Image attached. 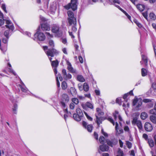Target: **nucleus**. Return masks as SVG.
<instances>
[{
    "label": "nucleus",
    "mask_w": 156,
    "mask_h": 156,
    "mask_svg": "<svg viewBox=\"0 0 156 156\" xmlns=\"http://www.w3.org/2000/svg\"><path fill=\"white\" fill-rule=\"evenodd\" d=\"M21 84H19V87L20 88L22 91L24 93H28L29 91L28 90L25 86L23 82H21Z\"/></svg>",
    "instance_id": "nucleus-14"
},
{
    "label": "nucleus",
    "mask_w": 156,
    "mask_h": 156,
    "mask_svg": "<svg viewBox=\"0 0 156 156\" xmlns=\"http://www.w3.org/2000/svg\"><path fill=\"white\" fill-rule=\"evenodd\" d=\"M95 92L97 95H99L100 94V91L99 90H95Z\"/></svg>",
    "instance_id": "nucleus-62"
},
{
    "label": "nucleus",
    "mask_w": 156,
    "mask_h": 156,
    "mask_svg": "<svg viewBox=\"0 0 156 156\" xmlns=\"http://www.w3.org/2000/svg\"><path fill=\"white\" fill-rule=\"evenodd\" d=\"M82 106L83 108H85V106H87V107L91 109H92L94 108L92 104L88 102H86L85 105H82Z\"/></svg>",
    "instance_id": "nucleus-18"
},
{
    "label": "nucleus",
    "mask_w": 156,
    "mask_h": 156,
    "mask_svg": "<svg viewBox=\"0 0 156 156\" xmlns=\"http://www.w3.org/2000/svg\"><path fill=\"white\" fill-rule=\"evenodd\" d=\"M149 16L152 20H155L156 19V16L153 13H151L149 14Z\"/></svg>",
    "instance_id": "nucleus-30"
},
{
    "label": "nucleus",
    "mask_w": 156,
    "mask_h": 156,
    "mask_svg": "<svg viewBox=\"0 0 156 156\" xmlns=\"http://www.w3.org/2000/svg\"><path fill=\"white\" fill-rule=\"evenodd\" d=\"M62 87L63 89L65 90L67 87L66 83L65 81H63L62 83Z\"/></svg>",
    "instance_id": "nucleus-39"
},
{
    "label": "nucleus",
    "mask_w": 156,
    "mask_h": 156,
    "mask_svg": "<svg viewBox=\"0 0 156 156\" xmlns=\"http://www.w3.org/2000/svg\"><path fill=\"white\" fill-rule=\"evenodd\" d=\"M70 91L73 96H75L76 95L77 92L75 89L73 87H71L70 89Z\"/></svg>",
    "instance_id": "nucleus-25"
},
{
    "label": "nucleus",
    "mask_w": 156,
    "mask_h": 156,
    "mask_svg": "<svg viewBox=\"0 0 156 156\" xmlns=\"http://www.w3.org/2000/svg\"><path fill=\"white\" fill-rule=\"evenodd\" d=\"M45 34L46 36H48V38H51L53 37V35L50 34V33L48 32L45 33Z\"/></svg>",
    "instance_id": "nucleus-52"
},
{
    "label": "nucleus",
    "mask_w": 156,
    "mask_h": 156,
    "mask_svg": "<svg viewBox=\"0 0 156 156\" xmlns=\"http://www.w3.org/2000/svg\"><path fill=\"white\" fill-rule=\"evenodd\" d=\"M118 126L119 124L117 122H116L115 123V129L116 132V134L117 135H119L123 133V130L122 128L119 127Z\"/></svg>",
    "instance_id": "nucleus-12"
},
{
    "label": "nucleus",
    "mask_w": 156,
    "mask_h": 156,
    "mask_svg": "<svg viewBox=\"0 0 156 156\" xmlns=\"http://www.w3.org/2000/svg\"><path fill=\"white\" fill-rule=\"evenodd\" d=\"M101 132L102 134L105 137H107L108 136V134L107 133H105L103 129H101Z\"/></svg>",
    "instance_id": "nucleus-59"
},
{
    "label": "nucleus",
    "mask_w": 156,
    "mask_h": 156,
    "mask_svg": "<svg viewBox=\"0 0 156 156\" xmlns=\"http://www.w3.org/2000/svg\"><path fill=\"white\" fill-rule=\"evenodd\" d=\"M140 117L142 119H145L146 118V112H142L140 115Z\"/></svg>",
    "instance_id": "nucleus-40"
},
{
    "label": "nucleus",
    "mask_w": 156,
    "mask_h": 156,
    "mask_svg": "<svg viewBox=\"0 0 156 156\" xmlns=\"http://www.w3.org/2000/svg\"><path fill=\"white\" fill-rule=\"evenodd\" d=\"M67 20L68 26H72L71 29L69 31V34L71 38H75L74 34L77 31L76 18H73L72 19L67 18Z\"/></svg>",
    "instance_id": "nucleus-1"
},
{
    "label": "nucleus",
    "mask_w": 156,
    "mask_h": 156,
    "mask_svg": "<svg viewBox=\"0 0 156 156\" xmlns=\"http://www.w3.org/2000/svg\"><path fill=\"white\" fill-rule=\"evenodd\" d=\"M77 80L81 82H83L85 81V80L83 76L79 75L77 76Z\"/></svg>",
    "instance_id": "nucleus-29"
},
{
    "label": "nucleus",
    "mask_w": 156,
    "mask_h": 156,
    "mask_svg": "<svg viewBox=\"0 0 156 156\" xmlns=\"http://www.w3.org/2000/svg\"><path fill=\"white\" fill-rule=\"evenodd\" d=\"M110 1L112 2L114 4H115H115L117 3L118 4H120V2L119 0H109Z\"/></svg>",
    "instance_id": "nucleus-49"
},
{
    "label": "nucleus",
    "mask_w": 156,
    "mask_h": 156,
    "mask_svg": "<svg viewBox=\"0 0 156 156\" xmlns=\"http://www.w3.org/2000/svg\"><path fill=\"white\" fill-rule=\"evenodd\" d=\"M104 112L102 111L99 108H96V113L95 115H97L98 116L102 117V116L104 115Z\"/></svg>",
    "instance_id": "nucleus-17"
},
{
    "label": "nucleus",
    "mask_w": 156,
    "mask_h": 156,
    "mask_svg": "<svg viewBox=\"0 0 156 156\" xmlns=\"http://www.w3.org/2000/svg\"><path fill=\"white\" fill-rule=\"evenodd\" d=\"M148 143L150 147H153L154 145V143L153 140L151 139L148 140Z\"/></svg>",
    "instance_id": "nucleus-34"
},
{
    "label": "nucleus",
    "mask_w": 156,
    "mask_h": 156,
    "mask_svg": "<svg viewBox=\"0 0 156 156\" xmlns=\"http://www.w3.org/2000/svg\"><path fill=\"white\" fill-rule=\"evenodd\" d=\"M48 44L52 48H53L55 46L54 42L52 40H49Z\"/></svg>",
    "instance_id": "nucleus-38"
},
{
    "label": "nucleus",
    "mask_w": 156,
    "mask_h": 156,
    "mask_svg": "<svg viewBox=\"0 0 156 156\" xmlns=\"http://www.w3.org/2000/svg\"><path fill=\"white\" fill-rule=\"evenodd\" d=\"M69 107L70 109H73L74 107V104L73 103H70L69 105Z\"/></svg>",
    "instance_id": "nucleus-63"
},
{
    "label": "nucleus",
    "mask_w": 156,
    "mask_h": 156,
    "mask_svg": "<svg viewBox=\"0 0 156 156\" xmlns=\"http://www.w3.org/2000/svg\"><path fill=\"white\" fill-rule=\"evenodd\" d=\"M153 129V127L151 123L147 122V131H151Z\"/></svg>",
    "instance_id": "nucleus-28"
},
{
    "label": "nucleus",
    "mask_w": 156,
    "mask_h": 156,
    "mask_svg": "<svg viewBox=\"0 0 156 156\" xmlns=\"http://www.w3.org/2000/svg\"><path fill=\"white\" fill-rule=\"evenodd\" d=\"M11 30L9 29L6 30L4 33V35L7 38H9V31Z\"/></svg>",
    "instance_id": "nucleus-44"
},
{
    "label": "nucleus",
    "mask_w": 156,
    "mask_h": 156,
    "mask_svg": "<svg viewBox=\"0 0 156 156\" xmlns=\"http://www.w3.org/2000/svg\"><path fill=\"white\" fill-rule=\"evenodd\" d=\"M62 99L63 101L67 102L69 101V97L66 94H63L62 95Z\"/></svg>",
    "instance_id": "nucleus-22"
},
{
    "label": "nucleus",
    "mask_w": 156,
    "mask_h": 156,
    "mask_svg": "<svg viewBox=\"0 0 156 156\" xmlns=\"http://www.w3.org/2000/svg\"><path fill=\"white\" fill-rule=\"evenodd\" d=\"M107 144L110 146L113 147V146L116 145L118 143V140L115 139H113L111 140H106Z\"/></svg>",
    "instance_id": "nucleus-8"
},
{
    "label": "nucleus",
    "mask_w": 156,
    "mask_h": 156,
    "mask_svg": "<svg viewBox=\"0 0 156 156\" xmlns=\"http://www.w3.org/2000/svg\"><path fill=\"white\" fill-rule=\"evenodd\" d=\"M83 89L84 90L87 92L89 90V87L87 83H85L83 85Z\"/></svg>",
    "instance_id": "nucleus-33"
},
{
    "label": "nucleus",
    "mask_w": 156,
    "mask_h": 156,
    "mask_svg": "<svg viewBox=\"0 0 156 156\" xmlns=\"http://www.w3.org/2000/svg\"><path fill=\"white\" fill-rule=\"evenodd\" d=\"M142 60H143L144 61L145 65H146V59L145 56L144 55H142Z\"/></svg>",
    "instance_id": "nucleus-56"
},
{
    "label": "nucleus",
    "mask_w": 156,
    "mask_h": 156,
    "mask_svg": "<svg viewBox=\"0 0 156 156\" xmlns=\"http://www.w3.org/2000/svg\"><path fill=\"white\" fill-rule=\"evenodd\" d=\"M41 28L43 31H49L50 30V25L47 23H43L41 24Z\"/></svg>",
    "instance_id": "nucleus-13"
},
{
    "label": "nucleus",
    "mask_w": 156,
    "mask_h": 156,
    "mask_svg": "<svg viewBox=\"0 0 156 156\" xmlns=\"http://www.w3.org/2000/svg\"><path fill=\"white\" fill-rule=\"evenodd\" d=\"M67 14L68 16V18L72 19L73 18H76V16H74L73 12L71 11H68L67 12Z\"/></svg>",
    "instance_id": "nucleus-19"
},
{
    "label": "nucleus",
    "mask_w": 156,
    "mask_h": 156,
    "mask_svg": "<svg viewBox=\"0 0 156 156\" xmlns=\"http://www.w3.org/2000/svg\"><path fill=\"white\" fill-rule=\"evenodd\" d=\"M107 119L111 123H112L113 124V125H115V123L113 119L111 118L108 117Z\"/></svg>",
    "instance_id": "nucleus-54"
},
{
    "label": "nucleus",
    "mask_w": 156,
    "mask_h": 156,
    "mask_svg": "<svg viewBox=\"0 0 156 156\" xmlns=\"http://www.w3.org/2000/svg\"><path fill=\"white\" fill-rule=\"evenodd\" d=\"M78 58L80 62L81 63H83V59L82 56H79L78 57Z\"/></svg>",
    "instance_id": "nucleus-61"
},
{
    "label": "nucleus",
    "mask_w": 156,
    "mask_h": 156,
    "mask_svg": "<svg viewBox=\"0 0 156 156\" xmlns=\"http://www.w3.org/2000/svg\"><path fill=\"white\" fill-rule=\"evenodd\" d=\"M51 31L52 33L56 34L59 37L62 34L60 30L59 26L58 24H54L52 25Z\"/></svg>",
    "instance_id": "nucleus-4"
},
{
    "label": "nucleus",
    "mask_w": 156,
    "mask_h": 156,
    "mask_svg": "<svg viewBox=\"0 0 156 156\" xmlns=\"http://www.w3.org/2000/svg\"><path fill=\"white\" fill-rule=\"evenodd\" d=\"M64 111L69 116H71V113L70 112H68L67 111V108L64 109Z\"/></svg>",
    "instance_id": "nucleus-50"
},
{
    "label": "nucleus",
    "mask_w": 156,
    "mask_h": 156,
    "mask_svg": "<svg viewBox=\"0 0 156 156\" xmlns=\"http://www.w3.org/2000/svg\"><path fill=\"white\" fill-rule=\"evenodd\" d=\"M154 102L150 99H147V107L150 108L153 106Z\"/></svg>",
    "instance_id": "nucleus-21"
},
{
    "label": "nucleus",
    "mask_w": 156,
    "mask_h": 156,
    "mask_svg": "<svg viewBox=\"0 0 156 156\" xmlns=\"http://www.w3.org/2000/svg\"><path fill=\"white\" fill-rule=\"evenodd\" d=\"M99 148L100 150L102 151H107L109 150V147L106 145H102L100 146Z\"/></svg>",
    "instance_id": "nucleus-15"
},
{
    "label": "nucleus",
    "mask_w": 156,
    "mask_h": 156,
    "mask_svg": "<svg viewBox=\"0 0 156 156\" xmlns=\"http://www.w3.org/2000/svg\"><path fill=\"white\" fill-rule=\"evenodd\" d=\"M152 87L156 92V84L153 83L152 84Z\"/></svg>",
    "instance_id": "nucleus-55"
},
{
    "label": "nucleus",
    "mask_w": 156,
    "mask_h": 156,
    "mask_svg": "<svg viewBox=\"0 0 156 156\" xmlns=\"http://www.w3.org/2000/svg\"><path fill=\"white\" fill-rule=\"evenodd\" d=\"M2 9L4 10V11L6 13H7V11L6 10V7H5V4H2Z\"/></svg>",
    "instance_id": "nucleus-57"
},
{
    "label": "nucleus",
    "mask_w": 156,
    "mask_h": 156,
    "mask_svg": "<svg viewBox=\"0 0 156 156\" xmlns=\"http://www.w3.org/2000/svg\"><path fill=\"white\" fill-rule=\"evenodd\" d=\"M17 108L18 106L17 104H14L12 108V111L14 113L16 114Z\"/></svg>",
    "instance_id": "nucleus-31"
},
{
    "label": "nucleus",
    "mask_w": 156,
    "mask_h": 156,
    "mask_svg": "<svg viewBox=\"0 0 156 156\" xmlns=\"http://www.w3.org/2000/svg\"><path fill=\"white\" fill-rule=\"evenodd\" d=\"M105 139L104 136H101L99 139V141L101 144H103L105 142Z\"/></svg>",
    "instance_id": "nucleus-42"
},
{
    "label": "nucleus",
    "mask_w": 156,
    "mask_h": 156,
    "mask_svg": "<svg viewBox=\"0 0 156 156\" xmlns=\"http://www.w3.org/2000/svg\"><path fill=\"white\" fill-rule=\"evenodd\" d=\"M66 63L67 65V69L71 73H76V70L72 67L71 63L68 61H66Z\"/></svg>",
    "instance_id": "nucleus-10"
},
{
    "label": "nucleus",
    "mask_w": 156,
    "mask_h": 156,
    "mask_svg": "<svg viewBox=\"0 0 156 156\" xmlns=\"http://www.w3.org/2000/svg\"><path fill=\"white\" fill-rule=\"evenodd\" d=\"M126 144L128 148L130 149L132 147V144L128 141H126Z\"/></svg>",
    "instance_id": "nucleus-43"
},
{
    "label": "nucleus",
    "mask_w": 156,
    "mask_h": 156,
    "mask_svg": "<svg viewBox=\"0 0 156 156\" xmlns=\"http://www.w3.org/2000/svg\"><path fill=\"white\" fill-rule=\"evenodd\" d=\"M150 120L153 123H156V117L154 115H151L150 116Z\"/></svg>",
    "instance_id": "nucleus-32"
},
{
    "label": "nucleus",
    "mask_w": 156,
    "mask_h": 156,
    "mask_svg": "<svg viewBox=\"0 0 156 156\" xmlns=\"http://www.w3.org/2000/svg\"><path fill=\"white\" fill-rule=\"evenodd\" d=\"M119 115V112L117 111H115V113H113V115L115 120H116L117 117H118Z\"/></svg>",
    "instance_id": "nucleus-45"
},
{
    "label": "nucleus",
    "mask_w": 156,
    "mask_h": 156,
    "mask_svg": "<svg viewBox=\"0 0 156 156\" xmlns=\"http://www.w3.org/2000/svg\"><path fill=\"white\" fill-rule=\"evenodd\" d=\"M137 9L140 11H143L145 9V6L144 5L141 4H138L136 5Z\"/></svg>",
    "instance_id": "nucleus-23"
},
{
    "label": "nucleus",
    "mask_w": 156,
    "mask_h": 156,
    "mask_svg": "<svg viewBox=\"0 0 156 156\" xmlns=\"http://www.w3.org/2000/svg\"><path fill=\"white\" fill-rule=\"evenodd\" d=\"M139 120H137V118L136 117H135L133 118V120L132 121V123L133 125H135L136 124L137 122H138Z\"/></svg>",
    "instance_id": "nucleus-47"
},
{
    "label": "nucleus",
    "mask_w": 156,
    "mask_h": 156,
    "mask_svg": "<svg viewBox=\"0 0 156 156\" xmlns=\"http://www.w3.org/2000/svg\"><path fill=\"white\" fill-rule=\"evenodd\" d=\"M136 124V125L139 129H142V125L141 122L140 121L137 122Z\"/></svg>",
    "instance_id": "nucleus-41"
},
{
    "label": "nucleus",
    "mask_w": 156,
    "mask_h": 156,
    "mask_svg": "<svg viewBox=\"0 0 156 156\" xmlns=\"http://www.w3.org/2000/svg\"><path fill=\"white\" fill-rule=\"evenodd\" d=\"M101 132L102 134L105 137H107L108 136V134L107 133H105L103 129H101Z\"/></svg>",
    "instance_id": "nucleus-58"
},
{
    "label": "nucleus",
    "mask_w": 156,
    "mask_h": 156,
    "mask_svg": "<svg viewBox=\"0 0 156 156\" xmlns=\"http://www.w3.org/2000/svg\"><path fill=\"white\" fill-rule=\"evenodd\" d=\"M146 69L144 68H142L141 69V74L143 76H144L146 75Z\"/></svg>",
    "instance_id": "nucleus-46"
},
{
    "label": "nucleus",
    "mask_w": 156,
    "mask_h": 156,
    "mask_svg": "<svg viewBox=\"0 0 156 156\" xmlns=\"http://www.w3.org/2000/svg\"><path fill=\"white\" fill-rule=\"evenodd\" d=\"M96 117V122L98 125H100L102 123V121L103 120V117H100L97 115H95Z\"/></svg>",
    "instance_id": "nucleus-16"
},
{
    "label": "nucleus",
    "mask_w": 156,
    "mask_h": 156,
    "mask_svg": "<svg viewBox=\"0 0 156 156\" xmlns=\"http://www.w3.org/2000/svg\"><path fill=\"white\" fill-rule=\"evenodd\" d=\"M77 0H71L70 3L65 5L64 7L65 9L67 10L71 8L73 10L75 11L77 9Z\"/></svg>",
    "instance_id": "nucleus-3"
},
{
    "label": "nucleus",
    "mask_w": 156,
    "mask_h": 156,
    "mask_svg": "<svg viewBox=\"0 0 156 156\" xmlns=\"http://www.w3.org/2000/svg\"><path fill=\"white\" fill-rule=\"evenodd\" d=\"M84 113L85 115H86V116L87 119L89 120L90 121H92V119H93L91 117H90V116L88 115V114H87V113L86 112H84Z\"/></svg>",
    "instance_id": "nucleus-53"
},
{
    "label": "nucleus",
    "mask_w": 156,
    "mask_h": 156,
    "mask_svg": "<svg viewBox=\"0 0 156 156\" xmlns=\"http://www.w3.org/2000/svg\"><path fill=\"white\" fill-rule=\"evenodd\" d=\"M4 23L3 14L0 11V26L3 25Z\"/></svg>",
    "instance_id": "nucleus-27"
},
{
    "label": "nucleus",
    "mask_w": 156,
    "mask_h": 156,
    "mask_svg": "<svg viewBox=\"0 0 156 156\" xmlns=\"http://www.w3.org/2000/svg\"><path fill=\"white\" fill-rule=\"evenodd\" d=\"M76 112L77 113L76 114L80 117H82L83 116V112L81 110L80 108H77L76 110Z\"/></svg>",
    "instance_id": "nucleus-24"
},
{
    "label": "nucleus",
    "mask_w": 156,
    "mask_h": 156,
    "mask_svg": "<svg viewBox=\"0 0 156 156\" xmlns=\"http://www.w3.org/2000/svg\"><path fill=\"white\" fill-rule=\"evenodd\" d=\"M82 124L83 127L86 128L88 131L90 132L92 131L93 127L92 125H87V123L85 121L83 122Z\"/></svg>",
    "instance_id": "nucleus-11"
},
{
    "label": "nucleus",
    "mask_w": 156,
    "mask_h": 156,
    "mask_svg": "<svg viewBox=\"0 0 156 156\" xmlns=\"http://www.w3.org/2000/svg\"><path fill=\"white\" fill-rule=\"evenodd\" d=\"M43 48L45 53L48 57L49 56L51 57H53L55 55L58 54V51L53 48L51 49H48V46H44L43 47Z\"/></svg>",
    "instance_id": "nucleus-2"
},
{
    "label": "nucleus",
    "mask_w": 156,
    "mask_h": 156,
    "mask_svg": "<svg viewBox=\"0 0 156 156\" xmlns=\"http://www.w3.org/2000/svg\"><path fill=\"white\" fill-rule=\"evenodd\" d=\"M131 2L133 3L134 5L137 4L138 3L137 0H130Z\"/></svg>",
    "instance_id": "nucleus-64"
},
{
    "label": "nucleus",
    "mask_w": 156,
    "mask_h": 156,
    "mask_svg": "<svg viewBox=\"0 0 156 156\" xmlns=\"http://www.w3.org/2000/svg\"><path fill=\"white\" fill-rule=\"evenodd\" d=\"M5 23L6 25L5 27L6 28L11 30L12 31L14 29V27L12 23L11 22V21L9 20H5Z\"/></svg>",
    "instance_id": "nucleus-9"
},
{
    "label": "nucleus",
    "mask_w": 156,
    "mask_h": 156,
    "mask_svg": "<svg viewBox=\"0 0 156 156\" xmlns=\"http://www.w3.org/2000/svg\"><path fill=\"white\" fill-rule=\"evenodd\" d=\"M58 62L57 60L53 61L52 62L51 65L53 67H56L58 65Z\"/></svg>",
    "instance_id": "nucleus-36"
},
{
    "label": "nucleus",
    "mask_w": 156,
    "mask_h": 156,
    "mask_svg": "<svg viewBox=\"0 0 156 156\" xmlns=\"http://www.w3.org/2000/svg\"><path fill=\"white\" fill-rule=\"evenodd\" d=\"M150 114L154 115H156V103H155L154 108L150 111Z\"/></svg>",
    "instance_id": "nucleus-35"
},
{
    "label": "nucleus",
    "mask_w": 156,
    "mask_h": 156,
    "mask_svg": "<svg viewBox=\"0 0 156 156\" xmlns=\"http://www.w3.org/2000/svg\"><path fill=\"white\" fill-rule=\"evenodd\" d=\"M124 130L125 131L129 133H130L129 128L127 126H126L124 127Z\"/></svg>",
    "instance_id": "nucleus-51"
},
{
    "label": "nucleus",
    "mask_w": 156,
    "mask_h": 156,
    "mask_svg": "<svg viewBox=\"0 0 156 156\" xmlns=\"http://www.w3.org/2000/svg\"><path fill=\"white\" fill-rule=\"evenodd\" d=\"M117 154V156H124L123 151L120 149H119Z\"/></svg>",
    "instance_id": "nucleus-37"
},
{
    "label": "nucleus",
    "mask_w": 156,
    "mask_h": 156,
    "mask_svg": "<svg viewBox=\"0 0 156 156\" xmlns=\"http://www.w3.org/2000/svg\"><path fill=\"white\" fill-rule=\"evenodd\" d=\"M63 77L64 80H67L70 79L72 78V75L69 73L67 74L66 70L65 69H63L62 71Z\"/></svg>",
    "instance_id": "nucleus-7"
},
{
    "label": "nucleus",
    "mask_w": 156,
    "mask_h": 156,
    "mask_svg": "<svg viewBox=\"0 0 156 156\" xmlns=\"http://www.w3.org/2000/svg\"><path fill=\"white\" fill-rule=\"evenodd\" d=\"M142 100L141 98H135L133 101V105L136 110H138L139 108L141 105Z\"/></svg>",
    "instance_id": "nucleus-5"
},
{
    "label": "nucleus",
    "mask_w": 156,
    "mask_h": 156,
    "mask_svg": "<svg viewBox=\"0 0 156 156\" xmlns=\"http://www.w3.org/2000/svg\"><path fill=\"white\" fill-rule=\"evenodd\" d=\"M128 95V93L125 94L123 96V98L126 102L127 101V100L126 99Z\"/></svg>",
    "instance_id": "nucleus-60"
},
{
    "label": "nucleus",
    "mask_w": 156,
    "mask_h": 156,
    "mask_svg": "<svg viewBox=\"0 0 156 156\" xmlns=\"http://www.w3.org/2000/svg\"><path fill=\"white\" fill-rule=\"evenodd\" d=\"M73 117L74 119L77 121H80L82 118L81 117H80L76 113H74L73 115Z\"/></svg>",
    "instance_id": "nucleus-26"
},
{
    "label": "nucleus",
    "mask_w": 156,
    "mask_h": 156,
    "mask_svg": "<svg viewBox=\"0 0 156 156\" xmlns=\"http://www.w3.org/2000/svg\"><path fill=\"white\" fill-rule=\"evenodd\" d=\"M34 40H38L40 41H43L45 39V37L44 34L41 32H37L34 35Z\"/></svg>",
    "instance_id": "nucleus-6"
},
{
    "label": "nucleus",
    "mask_w": 156,
    "mask_h": 156,
    "mask_svg": "<svg viewBox=\"0 0 156 156\" xmlns=\"http://www.w3.org/2000/svg\"><path fill=\"white\" fill-rule=\"evenodd\" d=\"M58 77H59V80L62 81L63 80V78L61 76V75L60 74H58V75L56 76V81H57V85L58 87H59L60 86V83L59 82L58 80Z\"/></svg>",
    "instance_id": "nucleus-20"
},
{
    "label": "nucleus",
    "mask_w": 156,
    "mask_h": 156,
    "mask_svg": "<svg viewBox=\"0 0 156 156\" xmlns=\"http://www.w3.org/2000/svg\"><path fill=\"white\" fill-rule=\"evenodd\" d=\"M72 100V102L76 104H77L79 103L78 100L76 98H73Z\"/></svg>",
    "instance_id": "nucleus-48"
}]
</instances>
